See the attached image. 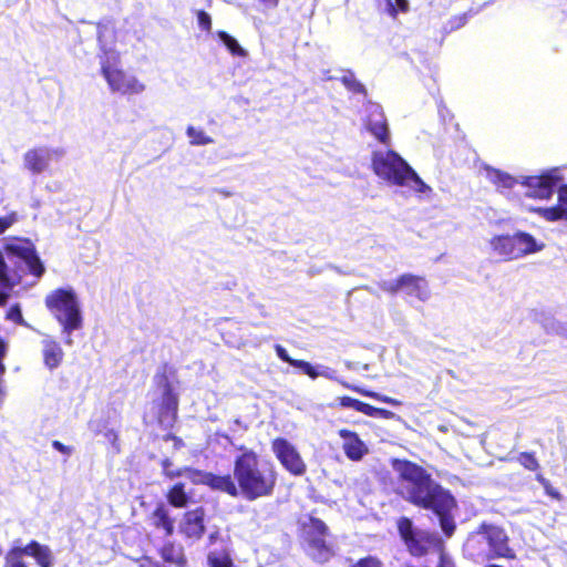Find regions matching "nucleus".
<instances>
[{
	"label": "nucleus",
	"instance_id": "nucleus-1",
	"mask_svg": "<svg viewBox=\"0 0 567 567\" xmlns=\"http://www.w3.org/2000/svg\"><path fill=\"white\" fill-rule=\"evenodd\" d=\"M392 468L401 480V494L417 506L435 505L446 508L452 504V495L435 484L419 465L402 460H393Z\"/></svg>",
	"mask_w": 567,
	"mask_h": 567
},
{
	"label": "nucleus",
	"instance_id": "nucleus-2",
	"mask_svg": "<svg viewBox=\"0 0 567 567\" xmlns=\"http://www.w3.org/2000/svg\"><path fill=\"white\" fill-rule=\"evenodd\" d=\"M234 476L238 491L247 499H256L272 493L277 482V473L272 465L261 464L257 454L245 451L235 461Z\"/></svg>",
	"mask_w": 567,
	"mask_h": 567
},
{
	"label": "nucleus",
	"instance_id": "nucleus-3",
	"mask_svg": "<svg viewBox=\"0 0 567 567\" xmlns=\"http://www.w3.org/2000/svg\"><path fill=\"white\" fill-rule=\"evenodd\" d=\"M111 21H103L97 24V41L103 55L101 56V71L112 92L122 95H138L146 90V85L134 74L127 73L116 66L118 53L107 41L112 31Z\"/></svg>",
	"mask_w": 567,
	"mask_h": 567
},
{
	"label": "nucleus",
	"instance_id": "nucleus-4",
	"mask_svg": "<svg viewBox=\"0 0 567 567\" xmlns=\"http://www.w3.org/2000/svg\"><path fill=\"white\" fill-rule=\"evenodd\" d=\"M374 174L391 186L408 188L416 194H430L432 188L398 153L391 150L374 151L371 156Z\"/></svg>",
	"mask_w": 567,
	"mask_h": 567
},
{
	"label": "nucleus",
	"instance_id": "nucleus-5",
	"mask_svg": "<svg viewBox=\"0 0 567 567\" xmlns=\"http://www.w3.org/2000/svg\"><path fill=\"white\" fill-rule=\"evenodd\" d=\"M45 306L62 327L64 343L72 346V332L83 327L81 305L75 291L72 288L52 290L45 297Z\"/></svg>",
	"mask_w": 567,
	"mask_h": 567
},
{
	"label": "nucleus",
	"instance_id": "nucleus-6",
	"mask_svg": "<svg viewBox=\"0 0 567 567\" xmlns=\"http://www.w3.org/2000/svg\"><path fill=\"white\" fill-rule=\"evenodd\" d=\"M485 172L486 178L496 185L502 193L518 186L526 197L540 200L551 198L559 181V177L551 173L540 176H520L516 178L491 167H487Z\"/></svg>",
	"mask_w": 567,
	"mask_h": 567
},
{
	"label": "nucleus",
	"instance_id": "nucleus-7",
	"mask_svg": "<svg viewBox=\"0 0 567 567\" xmlns=\"http://www.w3.org/2000/svg\"><path fill=\"white\" fill-rule=\"evenodd\" d=\"M466 548L472 555L484 559L515 558V553L508 545L507 534L495 525L482 524L468 537Z\"/></svg>",
	"mask_w": 567,
	"mask_h": 567
},
{
	"label": "nucleus",
	"instance_id": "nucleus-8",
	"mask_svg": "<svg viewBox=\"0 0 567 567\" xmlns=\"http://www.w3.org/2000/svg\"><path fill=\"white\" fill-rule=\"evenodd\" d=\"M398 527L408 549L414 556L423 555L430 547L437 544L435 536L424 530L414 529L412 522L408 518H401Z\"/></svg>",
	"mask_w": 567,
	"mask_h": 567
},
{
	"label": "nucleus",
	"instance_id": "nucleus-9",
	"mask_svg": "<svg viewBox=\"0 0 567 567\" xmlns=\"http://www.w3.org/2000/svg\"><path fill=\"white\" fill-rule=\"evenodd\" d=\"M363 126L381 144L385 146L391 144L388 120L381 105L373 102L365 104Z\"/></svg>",
	"mask_w": 567,
	"mask_h": 567
},
{
	"label": "nucleus",
	"instance_id": "nucleus-10",
	"mask_svg": "<svg viewBox=\"0 0 567 567\" xmlns=\"http://www.w3.org/2000/svg\"><path fill=\"white\" fill-rule=\"evenodd\" d=\"M63 156L64 151L59 147H33L23 154V167L33 175H40L50 167L51 162L59 161Z\"/></svg>",
	"mask_w": 567,
	"mask_h": 567
},
{
	"label": "nucleus",
	"instance_id": "nucleus-11",
	"mask_svg": "<svg viewBox=\"0 0 567 567\" xmlns=\"http://www.w3.org/2000/svg\"><path fill=\"white\" fill-rule=\"evenodd\" d=\"M271 450L282 465L290 474L300 476L306 472V463L303 462L297 447L288 440L277 437L271 443Z\"/></svg>",
	"mask_w": 567,
	"mask_h": 567
},
{
	"label": "nucleus",
	"instance_id": "nucleus-12",
	"mask_svg": "<svg viewBox=\"0 0 567 567\" xmlns=\"http://www.w3.org/2000/svg\"><path fill=\"white\" fill-rule=\"evenodd\" d=\"M326 532L327 526L323 522L317 518H310L309 523L305 525L308 551L313 559L320 563L328 560L331 556V550L324 542Z\"/></svg>",
	"mask_w": 567,
	"mask_h": 567
},
{
	"label": "nucleus",
	"instance_id": "nucleus-13",
	"mask_svg": "<svg viewBox=\"0 0 567 567\" xmlns=\"http://www.w3.org/2000/svg\"><path fill=\"white\" fill-rule=\"evenodd\" d=\"M159 392L158 401H154V408L157 409V420L164 427H171L177 416L178 399L166 381L161 386Z\"/></svg>",
	"mask_w": 567,
	"mask_h": 567
},
{
	"label": "nucleus",
	"instance_id": "nucleus-14",
	"mask_svg": "<svg viewBox=\"0 0 567 567\" xmlns=\"http://www.w3.org/2000/svg\"><path fill=\"white\" fill-rule=\"evenodd\" d=\"M338 433L342 440L341 447L350 461L359 462L369 454L367 443L360 439L358 433L347 429H341Z\"/></svg>",
	"mask_w": 567,
	"mask_h": 567
},
{
	"label": "nucleus",
	"instance_id": "nucleus-15",
	"mask_svg": "<svg viewBox=\"0 0 567 567\" xmlns=\"http://www.w3.org/2000/svg\"><path fill=\"white\" fill-rule=\"evenodd\" d=\"M204 517L205 513L203 508H196L185 513L179 523L181 533L188 539H199L205 530Z\"/></svg>",
	"mask_w": 567,
	"mask_h": 567
},
{
	"label": "nucleus",
	"instance_id": "nucleus-16",
	"mask_svg": "<svg viewBox=\"0 0 567 567\" xmlns=\"http://www.w3.org/2000/svg\"><path fill=\"white\" fill-rule=\"evenodd\" d=\"M275 349H276L277 355L281 360H284L285 362H288L292 367L299 368L305 374L309 375L311 379H316L318 377H324L328 379L332 378L333 371H331L329 368L321 367V365L313 367L307 361L291 359L289 357L287 350L279 344H277Z\"/></svg>",
	"mask_w": 567,
	"mask_h": 567
},
{
	"label": "nucleus",
	"instance_id": "nucleus-17",
	"mask_svg": "<svg viewBox=\"0 0 567 567\" xmlns=\"http://www.w3.org/2000/svg\"><path fill=\"white\" fill-rule=\"evenodd\" d=\"M193 481L204 483L214 489L223 491L231 496L238 495V487L229 475L217 476L212 473H195Z\"/></svg>",
	"mask_w": 567,
	"mask_h": 567
},
{
	"label": "nucleus",
	"instance_id": "nucleus-18",
	"mask_svg": "<svg viewBox=\"0 0 567 567\" xmlns=\"http://www.w3.org/2000/svg\"><path fill=\"white\" fill-rule=\"evenodd\" d=\"M42 358L45 368L55 370L63 361L64 352L60 343L51 336L45 334L41 341Z\"/></svg>",
	"mask_w": 567,
	"mask_h": 567
},
{
	"label": "nucleus",
	"instance_id": "nucleus-19",
	"mask_svg": "<svg viewBox=\"0 0 567 567\" xmlns=\"http://www.w3.org/2000/svg\"><path fill=\"white\" fill-rule=\"evenodd\" d=\"M514 235V246L516 259L527 255L536 254L545 248V244L525 231H516Z\"/></svg>",
	"mask_w": 567,
	"mask_h": 567
},
{
	"label": "nucleus",
	"instance_id": "nucleus-20",
	"mask_svg": "<svg viewBox=\"0 0 567 567\" xmlns=\"http://www.w3.org/2000/svg\"><path fill=\"white\" fill-rule=\"evenodd\" d=\"M558 205L554 207H529L528 209L537 213L544 219L548 221H556L559 219H567V185H563L558 188Z\"/></svg>",
	"mask_w": 567,
	"mask_h": 567
},
{
	"label": "nucleus",
	"instance_id": "nucleus-21",
	"mask_svg": "<svg viewBox=\"0 0 567 567\" xmlns=\"http://www.w3.org/2000/svg\"><path fill=\"white\" fill-rule=\"evenodd\" d=\"M491 254L503 260H515L514 235H495L488 240Z\"/></svg>",
	"mask_w": 567,
	"mask_h": 567
},
{
	"label": "nucleus",
	"instance_id": "nucleus-22",
	"mask_svg": "<svg viewBox=\"0 0 567 567\" xmlns=\"http://www.w3.org/2000/svg\"><path fill=\"white\" fill-rule=\"evenodd\" d=\"M403 289L402 291L410 297H415L417 300L424 302L429 300L431 292L427 281L424 278L403 275L402 276Z\"/></svg>",
	"mask_w": 567,
	"mask_h": 567
},
{
	"label": "nucleus",
	"instance_id": "nucleus-23",
	"mask_svg": "<svg viewBox=\"0 0 567 567\" xmlns=\"http://www.w3.org/2000/svg\"><path fill=\"white\" fill-rule=\"evenodd\" d=\"M152 525L158 529H163L166 536L174 533V520L169 516L168 508L161 504L151 515Z\"/></svg>",
	"mask_w": 567,
	"mask_h": 567
},
{
	"label": "nucleus",
	"instance_id": "nucleus-24",
	"mask_svg": "<svg viewBox=\"0 0 567 567\" xmlns=\"http://www.w3.org/2000/svg\"><path fill=\"white\" fill-rule=\"evenodd\" d=\"M23 550L27 556L33 557L41 567H51L53 564V556L48 546L32 542L23 547Z\"/></svg>",
	"mask_w": 567,
	"mask_h": 567
},
{
	"label": "nucleus",
	"instance_id": "nucleus-25",
	"mask_svg": "<svg viewBox=\"0 0 567 567\" xmlns=\"http://www.w3.org/2000/svg\"><path fill=\"white\" fill-rule=\"evenodd\" d=\"M454 506H455V501H454L453 497H452V504L450 506H447L446 508H440L439 506H435L434 504L433 505H429V506H423L424 508H430V509H433L435 512V514L437 515V517L440 519V524H441L442 530L444 532V534L447 537L452 536V534H453V532L455 529L454 520L449 515L450 511Z\"/></svg>",
	"mask_w": 567,
	"mask_h": 567
},
{
	"label": "nucleus",
	"instance_id": "nucleus-26",
	"mask_svg": "<svg viewBox=\"0 0 567 567\" xmlns=\"http://www.w3.org/2000/svg\"><path fill=\"white\" fill-rule=\"evenodd\" d=\"M216 35L233 55L243 58L247 56V51L244 48H241L237 40L233 38L230 34H228L225 31H217Z\"/></svg>",
	"mask_w": 567,
	"mask_h": 567
},
{
	"label": "nucleus",
	"instance_id": "nucleus-27",
	"mask_svg": "<svg viewBox=\"0 0 567 567\" xmlns=\"http://www.w3.org/2000/svg\"><path fill=\"white\" fill-rule=\"evenodd\" d=\"M167 499L174 507H185L188 503V496L185 493L184 485L178 483L167 493Z\"/></svg>",
	"mask_w": 567,
	"mask_h": 567
},
{
	"label": "nucleus",
	"instance_id": "nucleus-28",
	"mask_svg": "<svg viewBox=\"0 0 567 567\" xmlns=\"http://www.w3.org/2000/svg\"><path fill=\"white\" fill-rule=\"evenodd\" d=\"M162 557L165 561L183 566L185 557L181 547H176L173 544H167L162 548Z\"/></svg>",
	"mask_w": 567,
	"mask_h": 567
},
{
	"label": "nucleus",
	"instance_id": "nucleus-29",
	"mask_svg": "<svg viewBox=\"0 0 567 567\" xmlns=\"http://www.w3.org/2000/svg\"><path fill=\"white\" fill-rule=\"evenodd\" d=\"M209 567H236L230 555L225 551H210L207 556Z\"/></svg>",
	"mask_w": 567,
	"mask_h": 567
},
{
	"label": "nucleus",
	"instance_id": "nucleus-30",
	"mask_svg": "<svg viewBox=\"0 0 567 567\" xmlns=\"http://www.w3.org/2000/svg\"><path fill=\"white\" fill-rule=\"evenodd\" d=\"M186 134L192 145H208L214 143V140L210 136H208L202 128L188 126L186 130Z\"/></svg>",
	"mask_w": 567,
	"mask_h": 567
},
{
	"label": "nucleus",
	"instance_id": "nucleus-31",
	"mask_svg": "<svg viewBox=\"0 0 567 567\" xmlns=\"http://www.w3.org/2000/svg\"><path fill=\"white\" fill-rule=\"evenodd\" d=\"M25 555L23 548H14L6 556L4 567H27L23 556Z\"/></svg>",
	"mask_w": 567,
	"mask_h": 567
},
{
	"label": "nucleus",
	"instance_id": "nucleus-32",
	"mask_svg": "<svg viewBox=\"0 0 567 567\" xmlns=\"http://www.w3.org/2000/svg\"><path fill=\"white\" fill-rule=\"evenodd\" d=\"M342 84L350 91L354 92V93H364L365 92V89L363 86V84H361L357 79L355 76L353 75V73L351 72H348L346 74L342 75V78L340 79Z\"/></svg>",
	"mask_w": 567,
	"mask_h": 567
},
{
	"label": "nucleus",
	"instance_id": "nucleus-33",
	"mask_svg": "<svg viewBox=\"0 0 567 567\" xmlns=\"http://www.w3.org/2000/svg\"><path fill=\"white\" fill-rule=\"evenodd\" d=\"M13 286L11 278L7 274V266L0 256V298L7 295V291Z\"/></svg>",
	"mask_w": 567,
	"mask_h": 567
},
{
	"label": "nucleus",
	"instance_id": "nucleus-34",
	"mask_svg": "<svg viewBox=\"0 0 567 567\" xmlns=\"http://www.w3.org/2000/svg\"><path fill=\"white\" fill-rule=\"evenodd\" d=\"M386 11L393 18L405 13L409 11V0H388Z\"/></svg>",
	"mask_w": 567,
	"mask_h": 567
},
{
	"label": "nucleus",
	"instance_id": "nucleus-35",
	"mask_svg": "<svg viewBox=\"0 0 567 567\" xmlns=\"http://www.w3.org/2000/svg\"><path fill=\"white\" fill-rule=\"evenodd\" d=\"M380 288L386 292L395 293L398 291H402L403 284H402V276L398 279L393 280H384L380 282Z\"/></svg>",
	"mask_w": 567,
	"mask_h": 567
},
{
	"label": "nucleus",
	"instance_id": "nucleus-36",
	"mask_svg": "<svg viewBox=\"0 0 567 567\" xmlns=\"http://www.w3.org/2000/svg\"><path fill=\"white\" fill-rule=\"evenodd\" d=\"M198 28L203 31L210 32L212 31V17L206 11L197 10L196 11Z\"/></svg>",
	"mask_w": 567,
	"mask_h": 567
},
{
	"label": "nucleus",
	"instance_id": "nucleus-37",
	"mask_svg": "<svg viewBox=\"0 0 567 567\" xmlns=\"http://www.w3.org/2000/svg\"><path fill=\"white\" fill-rule=\"evenodd\" d=\"M360 393H362L363 395H367V396H370V398H373L380 402H383V403H388V404H391V405H394V406H398L401 404V402L396 399H393V398H390V396H386V395H382V394H379V393H375V392H371V391H362V390H358Z\"/></svg>",
	"mask_w": 567,
	"mask_h": 567
},
{
	"label": "nucleus",
	"instance_id": "nucleus-38",
	"mask_svg": "<svg viewBox=\"0 0 567 567\" xmlns=\"http://www.w3.org/2000/svg\"><path fill=\"white\" fill-rule=\"evenodd\" d=\"M519 462L525 468L530 471H535L538 467L537 460L530 454H522L519 456Z\"/></svg>",
	"mask_w": 567,
	"mask_h": 567
},
{
	"label": "nucleus",
	"instance_id": "nucleus-39",
	"mask_svg": "<svg viewBox=\"0 0 567 567\" xmlns=\"http://www.w3.org/2000/svg\"><path fill=\"white\" fill-rule=\"evenodd\" d=\"M7 318L13 322L25 324L19 306L11 307L7 313Z\"/></svg>",
	"mask_w": 567,
	"mask_h": 567
},
{
	"label": "nucleus",
	"instance_id": "nucleus-40",
	"mask_svg": "<svg viewBox=\"0 0 567 567\" xmlns=\"http://www.w3.org/2000/svg\"><path fill=\"white\" fill-rule=\"evenodd\" d=\"M352 567H382V564L379 559L374 557H365L363 559H360Z\"/></svg>",
	"mask_w": 567,
	"mask_h": 567
},
{
	"label": "nucleus",
	"instance_id": "nucleus-41",
	"mask_svg": "<svg viewBox=\"0 0 567 567\" xmlns=\"http://www.w3.org/2000/svg\"><path fill=\"white\" fill-rule=\"evenodd\" d=\"M341 405L343 408H351L355 411H359L361 401H359L357 399L349 398V396H344L341 399Z\"/></svg>",
	"mask_w": 567,
	"mask_h": 567
},
{
	"label": "nucleus",
	"instance_id": "nucleus-42",
	"mask_svg": "<svg viewBox=\"0 0 567 567\" xmlns=\"http://www.w3.org/2000/svg\"><path fill=\"white\" fill-rule=\"evenodd\" d=\"M16 214H11L3 218H0V234L3 233L7 228H9L16 221Z\"/></svg>",
	"mask_w": 567,
	"mask_h": 567
},
{
	"label": "nucleus",
	"instance_id": "nucleus-43",
	"mask_svg": "<svg viewBox=\"0 0 567 567\" xmlns=\"http://www.w3.org/2000/svg\"><path fill=\"white\" fill-rule=\"evenodd\" d=\"M359 412L368 415V416H377L378 414V408H374L368 403L361 402Z\"/></svg>",
	"mask_w": 567,
	"mask_h": 567
},
{
	"label": "nucleus",
	"instance_id": "nucleus-44",
	"mask_svg": "<svg viewBox=\"0 0 567 567\" xmlns=\"http://www.w3.org/2000/svg\"><path fill=\"white\" fill-rule=\"evenodd\" d=\"M30 269L35 276H41L44 271L42 265L40 264V260L37 257H33L30 261Z\"/></svg>",
	"mask_w": 567,
	"mask_h": 567
},
{
	"label": "nucleus",
	"instance_id": "nucleus-45",
	"mask_svg": "<svg viewBox=\"0 0 567 567\" xmlns=\"http://www.w3.org/2000/svg\"><path fill=\"white\" fill-rule=\"evenodd\" d=\"M264 10L276 9L280 0H256Z\"/></svg>",
	"mask_w": 567,
	"mask_h": 567
},
{
	"label": "nucleus",
	"instance_id": "nucleus-46",
	"mask_svg": "<svg viewBox=\"0 0 567 567\" xmlns=\"http://www.w3.org/2000/svg\"><path fill=\"white\" fill-rule=\"evenodd\" d=\"M7 349H8L7 343L2 339H0V373L6 370L4 364H3V359L7 354Z\"/></svg>",
	"mask_w": 567,
	"mask_h": 567
},
{
	"label": "nucleus",
	"instance_id": "nucleus-47",
	"mask_svg": "<svg viewBox=\"0 0 567 567\" xmlns=\"http://www.w3.org/2000/svg\"><path fill=\"white\" fill-rule=\"evenodd\" d=\"M52 445H53V447H54L56 451H59V452H61V453H64V454H71V452H72V449H71L70 446H66V445L62 444V443H61V442H59V441H54V442L52 443Z\"/></svg>",
	"mask_w": 567,
	"mask_h": 567
},
{
	"label": "nucleus",
	"instance_id": "nucleus-48",
	"mask_svg": "<svg viewBox=\"0 0 567 567\" xmlns=\"http://www.w3.org/2000/svg\"><path fill=\"white\" fill-rule=\"evenodd\" d=\"M104 436L112 444H114L116 442V440H117V434L113 430H107L104 433Z\"/></svg>",
	"mask_w": 567,
	"mask_h": 567
},
{
	"label": "nucleus",
	"instance_id": "nucleus-49",
	"mask_svg": "<svg viewBox=\"0 0 567 567\" xmlns=\"http://www.w3.org/2000/svg\"><path fill=\"white\" fill-rule=\"evenodd\" d=\"M377 416L383 417V419H392L394 416V413L384 409L378 408V414Z\"/></svg>",
	"mask_w": 567,
	"mask_h": 567
},
{
	"label": "nucleus",
	"instance_id": "nucleus-50",
	"mask_svg": "<svg viewBox=\"0 0 567 567\" xmlns=\"http://www.w3.org/2000/svg\"><path fill=\"white\" fill-rule=\"evenodd\" d=\"M537 478H538V481H539V482H540V483L546 487V491H547V493H548L549 495L555 496V497H557V496H558V494H557L556 492H554V491L548 486L547 481H546L543 476H540V475H539Z\"/></svg>",
	"mask_w": 567,
	"mask_h": 567
},
{
	"label": "nucleus",
	"instance_id": "nucleus-51",
	"mask_svg": "<svg viewBox=\"0 0 567 567\" xmlns=\"http://www.w3.org/2000/svg\"><path fill=\"white\" fill-rule=\"evenodd\" d=\"M168 465H169L168 461H167V460H166V461H164V463H163L164 471H165V473H166L168 476L174 477V476H177V475H181V474H182V473H179V472H178V473L171 472V471L168 470Z\"/></svg>",
	"mask_w": 567,
	"mask_h": 567
},
{
	"label": "nucleus",
	"instance_id": "nucleus-52",
	"mask_svg": "<svg viewBox=\"0 0 567 567\" xmlns=\"http://www.w3.org/2000/svg\"><path fill=\"white\" fill-rule=\"evenodd\" d=\"M140 567H157V566L154 565L151 560L144 559V560L141 561Z\"/></svg>",
	"mask_w": 567,
	"mask_h": 567
},
{
	"label": "nucleus",
	"instance_id": "nucleus-53",
	"mask_svg": "<svg viewBox=\"0 0 567 567\" xmlns=\"http://www.w3.org/2000/svg\"><path fill=\"white\" fill-rule=\"evenodd\" d=\"M217 537V533H213L209 535V540L210 543H213L215 540V538Z\"/></svg>",
	"mask_w": 567,
	"mask_h": 567
},
{
	"label": "nucleus",
	"instance_id": "nucleus-54",
	"mask_svg": "<svg viewBox=\"0 0 567 567\" xmlns=\"http://www.w3.org/2000/svg\"><path fill=\"white\" fill-rule=\"evenodd\" d=\"M235 424L239 425L240 421L239 420H235Z\"/></svg>",
	"mask_w": 567,
	"mask_h": 567
}]
</instances>
